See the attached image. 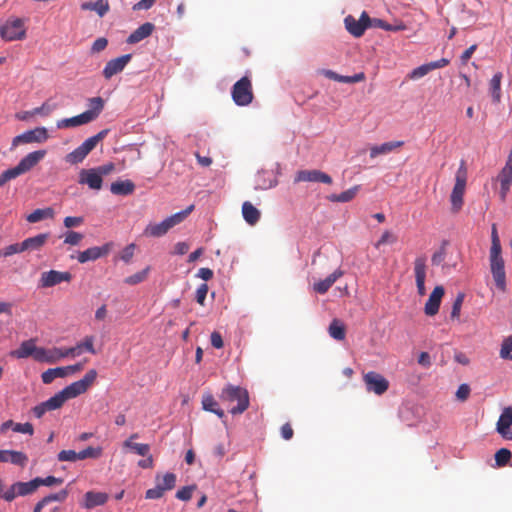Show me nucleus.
<instances>
[{
  "label": "nucleus",
  "mask_w": 512,
  "mask_h": 512,
  "mask_svg": "<svg viewBox=\"0 0 512 512\" xmlns=\"http://www.w3.org/2000/svg\"><path fill=\"white\" fill-rule=\"evenodd\" d=\"M231 96L237 106H248L254 99L252 82L244 76L232 87Z\"/></svg>",
  "instance_id": "nucleus-8"
},
{
  "label": "nucleus",
  "mask_w": 512,
  "mask_h": 512,
  "mask_svg": "<svg viewBox=\"0 0 512 512\" xmlns=\"http://www.w3.org/2000/svg\"><path fill=\"white\" fill-rule=\"evenodd\" d=\"M58 348L53 349H45L43 347H37L34 360L38 362H45V363H56L58 362Z\"/></svg>",
  "instance_id": "nucleus-30"
},
{
  "label": "nucleus",
  "mask_w": 512,
  "mask_h": 512,
  "mask_svg": "<svg viewBox=\"0 0 512 512\" xmlns=\"http://www.w3.org/2000/svg\"><path fill=\"white\" fill-rule=\"evenodd\" d=\"M123 445L126 448L132 449L136 454L140 456H147L150 451V446L144 443H133L130 440H125Z\"/></svg>",
  "instance_id": "nucleus-45"
},
{
  "label": "nucleus",
  "mask_w": 512,
  "mask_h": 512,
  "mask_svg": "<svg viewBox=\"0 0 512 512\" xmlns=\"http://www.w3.org/2000/svg\"><path fill=\"white\" fill-rule=\"evenodd\" d=\"M83 237H84L83 234H81L79 232L68 231L65 234L64 243L75 246V245H78L82 241Z\"/></svg>",
  "instance_id": "nucleus-56"
},
{
  "label": "nucleus",
  "mask_w": 512,
  "mask_h": 512,
  "mask_svg": "<svg viewBox=\"0 0 512 512\" xmlns=\"http://www.w3.org/2000/svg\"><path fill=\"white\" fill-rule=\"evenodd\" d=\"M294 181L298 182H319L324 184H332V178L327 173L320 170H300L296 173Z\"/></svg>",
  "instance_id": "nucleus-17"
},
{
  "label": "nucleus",
  "mask_w": 512,
  "mask_h": 512,
  "mask_svg": "<svg viewBox=\"0 0 512 512\" xmlns=\"http://www.w3.org/2000/svg\"><path fill=\"white\" fill-rule=\"evenodd\" d=\"M202 407L205 411L212 412V413L216 414L219 418L225 417L224 411L221 408H219L218 402L215 400V398L211 394L203 395Z\"/></svg>",
  "instance_id": "nucleus-37"
},
{
  "label": "nucleus",
  "mask_w": 512,
  "mask_h": 512,
  "mask_svg": "<svg viewBox=\"0 0 512 512\" xmlns=\"http://www.w3.org/2000/svg\"><path fill=\"white\" fill-rule=\"evenodd\" d=\"M72 274L68 271L50 270L43 272L39 279V287L50 288L62 282H70Z\"/></svg>",
  "instance_id": "nucleus-14"
},
{
  "label": "nucleus",
  "mask_w": 512,
  "mask_h": 512,
  "mask_svg": "<svg viewBox=\"0 0 512 512\" xmlns=\"http://www.w3.org/2000/svg\"><path fill=\"white\" fill-rule=\"evenodd\" d=\"M57 459L60 462H75L78 461V455L77 452L74 450H62L58 453Z\"/></svg>",
  "instance_id": "nucleus-58"
},
{
  "label": "nucleus",
  "mask_w": 512,
  "mask_h": 512,
  "mask_svg": "<svg viewBox=\"0 0 512 512\" xmlns=\"http://www.w3.org/2000/svg\"><path fill=\"white\" fill-rule=\"evenodd\" d=\"M360 189V186L359 185H356L340 194H331L327 197V199L331 202H341V203H346V202H349L351 200H353L355 198V196L357 195L358 191Z\"/></svg>",
  "instance_id": "nucleus-40"
},
{
  "label": "nucleus",
  "mask_w": 512,
  "mask_h": 512,
  "mask_svg": "<svg viewBox=\"0 0 512 512\" xmlns=\"http://www.w3.org/2000/svg\"><path fill=\"white\" fill-rule=\"evenodd\" d=\"M54 106L50 105L48 102H44L40 107H36L33 110L29 111L30 115H42L49 116L51 112L54 110Z\"/></svg>",
  "instance_id": "nucleus-59"
},
{
  "label": "nucleus",
  "mask_w": 512,
  "mask_h": 512,
  "mask_svg": "<svg viewBox=\"0 0 512 512\" xmlns=\"http://www.w3.org/2000/svg\"><path fill=\"white\" fill-rule=\"evenodd\" d=\"M464 298H465V295L462 292L458 293V295L456 296V298L453 302L452 311H451L452 319H459Z\"/></svg>",
  "instance_id": "nucleus-54"
},
{
  "label": "nucleus",
  "mask_w": 512,
  "mask_h": 512,
  "mask_svg": "<svg viewBox=\"0 0 512 512\" xmlns=\"http://www.w3.org/2000/svg\"><path fill=\"white\" fill-rule=\"evenodd\" d=\"M81 9L85 11H95L99 17H103L110 9L108 0H97L95 2H84Z\"/></svg>",
  "instance_id": "nucleus-35"
},
{
  "label": "nucleus",
  "mask_w": 512,
  "mask_h": 512,
  "mask_svg": "<svg viewBox=\"0 0 512 512\" xmlns=\"http://www.w3.org/2000/svg\"><path fill=\"white\" fill-rule=\"evenodd\" d=\"M490 270L499 291L505 292L507 288L502 247L496 224L491 228V247L489 251Z\"/></svg>",
  "instance_id": "nucleus-1"
},
{
  "label": "nucleus",
  "mask_w": 512,
  "mask_h": 512,
  "mask_svg": "<svg viewBox=\"0 0 512 512\" xmlns=\"http://www.w3.org/2000/svg\"><path fill=\"white\" fill-rule=\"evenodd\" d=\"M328 332L329 335L335 340L341 341L345 339V326L338 319L332 320V322L329 325Z\"/></svg>",
  "instance_id": "nucleus-43"
},
{
  "label": "nucleus",
  "mask_w": 512,
  "mask_h": 512,
  "mask_svg": "<svg viewBox=\"0 0 512 512\" xmlns=\"http://www.w3.org/2000/svg\"><path fill=\"white\" fill-rule=\"evenodd\" d=\"M345 27L348 32L354 37H361L365 30L368 29V23H370L369 15L364 11L362 12L359 19H355L353 16L348 15L345 20Z\"/></svg>",
  "instance_id": "nucleus-15"
},
{
  "label": "nucleus",
  "mask_w": 512,
  "mask_h": 512,
  "mask_svg": "<svg viewBox=\"0 0 512 512\" xmlns=\"http://www.w3.org/2000/svg\"><path fill=\"white\" fill-rule=\"evenodd\" d=\"M149 271H150V267L147 266L142 271H139V272L125 278L124 282L128 285L139 284V283L143 282L144 280H146V278L148 277Z\"/></svg>",
  "instance_id": "nucleus-49"
},
{
  "label": "nucleus",
  "mask_w": 512,
  "mask_h": 512,
  "mask_svg": "<svg viewBox=\"0 0 512 512\" xmlns=\"http://www.w3.org/2000/svg\"><path fill=\"white\" fill-rule=\"evenodd\" d=\"M37 484V489L44 485V486H53V485H60L63 483V479L57 478L54 476H47L46 478H40L36 477L34 478Z\"/></svg>",
  "instance_id": "nucleus-55"
},
{
  "label": "nucleus",
  "mask_w": 512,
  "mask_h": 512,
  "mask_svg": "<svg viewBox=\"0 0 512 512\" xmlns=\"http://www.w3.org/2000/svg\"><path fill=\"white\" fill-rule=\"evenodd\" d=\"M414 273L416 279L417 291L420 296L425 295V278H426V260L423 257H418L414 261Z\"/></svg>",
  "instance_id": "nucleus-23"
},
{
  "label": "nucleus",
  "mask_w": 512,
  "mask_h": 512,
  "mask_svg": "<svg viewBox=\"0 0 512 512\" xmlns=\"http://www.w3.org/2000/svg\"><path fill=\"white\" fill-rule=\"evenodd\" d=\"M105 102L101 97H92L88 99L89 109L83 113L71 118H64L57 121L58 129L74 128L85 125L96 120L104 109Z\"/></svg>",
  "instance_id": "nucleus-2"
},
{
  "label": "nucleus",
  "mask_w": 512,
  "mask_h": 512,
  "mask_svg": "<svg viewBox=\"0 0 512 512\" xmlns=\"http://www.w3.org/2000/svg\"><path fill=\"white\" fill-rule=\"evenodd\" d=\"M67 400V397L61 390L48 400L36 405L32 409V412L35 417L41 418L47 411H52L61 408Z\"/></svg>",
  "instance_id": "nucleus-13"
},
{
  "label": "nucleus",
  "mask_w": 512,
  "mask_h": 512,
  "mask_svg": "<svg viewBox=\"0 0 512 512\" xmlns=\"http://www.w3.org/2000/svg\"><path fill=\"white\" fill-rule=\"evenodd\" d=\"M154 24L150 22H146L140 25L136 30H134L127 38L126 42L128 44H136L145 38L149 37L154 31Z\"/></svg>",
  "instance_id": "nucleus-26"
},
{
  "label": "nucleus",
  "mask_w": 512,
  "mask_h": 512,
  "mask_svg": "<svg viewBox=\"0 0 512 512\" xmlns=\"http://www.w3.org/2000/svg\"><path fill=\"white\" fill-rule=\"evenodd\" d=\"M78 183L87 185L92 190H100L103 185V179L94 168L82 169L79 172Z\"/></svg>",
  "instance_id": "nucleus-19"
},
{
  "label": "nucleus",
  "mask_w": 512,
  "mask_h": 512,
  "mask_svg": "<svg viewBox=\"0 0 512 512\" xmlns=\"http://www.w3.org/2000/svg\"><path fill=\"white\" fill-rule=\"evenodd\" d=\"M512 407H506L503 409L498 422L496 430L497 432L507 440H512Z\"/></svg>",
  "instance_id": "nucleus-21"
},
{
  "label": "nucleus",
  "mask_w": 512,
  "mask_h": 512,
  "mask_svg": "<svg viewBox=\"0 0 512 512\" xmlns=\"http://www.w3.org/2000/svg\"><path fill=\"white\" fill-rule=\"evenodd\" d=\"M109 130L104 129L96 135L86 139L79 147L68 153L65 157L66 162L70 164L81 163L86 156L102 141L108 134Z\"/></svg>",
  "instance_id": "nucleus-6"
},
{
  "label": "nucleus",
  "mask_w": 512,
  "mask_h": 512,
  "mask_svg": "<svg viewBox=\"0 0 512 512\" xmlns=\"http://www.w3.org/2000/svg\"><path fill=\"white\" fill-rule=\"evenodd\" d=\"M135 247L136 246L134 243L127 245L122 250V252L120 254V259L123 260L125 263H129L134 256Z\"/></svg>",
  "instance_id": "nucleus-62"
},
{
  "label": "nucleus",
  "mask_w": 512,
  "mask_h": 512,
  "mask_svg": "<svg viewBox=\"0 0 512 512\" xmlns=\"http://www.w3.org/2000/svg\"><path fill=\"white\" fill-rule=\"evenodd\" d=\"M24 252L23 242L14 243L0 250V257H8L13 254Z\"/></svg>",
  "instance_id": "nucleus-52"
},
{
  "label": "nucleus",
  "mask_w": 512,
  "mask_h": 512,
  "mask_svg": "<svg viewBox=\"0 0 512 512\" xmlns=\"http://www.w3.org/2000/svg\"><path fill=\"white\" fill-rule=\"evenodd\" d=\"M112 243H106L101 247L95 246L88 248L78 254V261L80 263H86L88 261H95L101 257L109 254L112 248Z\"/></svg>",
  "instance_id": "nucleus-20"
},
{
  "label": "nucleus",
  "mask_w": 512,
  "mask_h": 512,
  "mask_svg": "<svg viewBox=\"0 0 512 512\" xmlns=\"http://www.w3.org/2000/svg\"><path fill=\"white\" fill-rule=\"evenodd\" d=\"M45 155V150L33 151L23 157L17 165L24 174L35 167L45 157Z\"/></svg>",
  "instance_id": "nucleus-24"
},
{
  "label": "nucleus",
  "mask_w": 512,
  "mask_h": 512,
  "mask_svg": "<svg viewBox=\"0 0 512 512\" xmlns=\"http://www.w3.org/2000/svg\"><path fill=\"white\" fill-rule=\"evenodd\" d=\"M512 454L510 450L501 448L495 453V462L498 467H504L510 460Z\"/></svg>",
  "instance_id": "nucleus-51"
},
{
  "label": "nucleus",
  "mask_w": 512,
  "mask_h": 512,
  "mask_svg": "<svg viewBox=\"0 0 512 512\" xmlns=\"http://www.w3.org/2000/svg\"><path fill=\"white\" fill-rule=\"evenodd\" d=\"M26 30L23 19L10 17L0 26V36L9 42L23 40L26 38Z\"/></svg>",
  "instance_id": "nucleus-7"
},
{
  "label": "nucleus",
  "mask_w": 512,
  "mask_h": 512,
  "mask_svg": "<svg viewBox=\"0 0 512 512\" xmlns=\"http://www.w3.org/2000/svg\"><path fill=\"white\" fill-rule=\"evenodd\" d=\"M37 346L34 343V340H26L21 343L20 347L13 352V355L17 358H28L33 357L35 355Z\"/></svg>",
  "instance_id": "nucleus-38"
},
{
  "label": "nucleus",
  "mask_w": 512,
  "mask_h": 512,
  "mask_svg": "<svg viewBox=\"0 0 512 512\" xmlns=\"http://www.w3.org/2000/svg\"><path fill=\"white\" fill-rule=\"evenodd\" d=\"M500 357L503 359L512 360V336H509L503 340L500 349Z\"/></svg>",
  "instance_id": "nucleus-53"
},
{
  "label": "nucleus",
  "mask_w": 512,
  "mask_h": 512,
  "mask_svg": "<svg viewBox=\"0 0 512 512\" xmlns=\"http://www.w3.org/2000/svg\"><path fill=\"white\" fill-rule=\"evenodd\" d=\"M37 490L35 479L28 482H15L6 491L3 492L2 498L7 502H12L17 497H24L33 494Z\"/></svg>",
  "instance_id": "nucleus-10"
},
{
  "label": "nucleus",
  "mask_w": 512,
  "mask_h": 512,
  "mask_svg": "<svg viewBox=\"0 0 512 512\" xmlns=\"http://www.w3.org/2000/svg\"><path fill=\"white\" fill-rule=\"evenodd\" d=\"M155 482L158 488L165 494V492L172 490L176 485V475L174 473H166L163 476L157 474Z\"/></svg>",
  "instance_id": "nucleus-33"
},
{
  "label": "nucleus",
  "mask_w": 512,
  "mask_h": 512,
  "mask_svg": "<svg viewBox=\"0 0 512 512\" xmlns=\"http://www.w3.org/2000/svg\"><path fill=\"white\" fill-rule=\"evenodd\" d=\"M108 45V40L105 37L97 38L92 46H91V52L92 53H99L103 51Z\"/></svg>",
  "instance_id": "nucleus-63"
},
{
  "label": "nucleus",
  "mask_w": 512,
  "mask_h": 512,
  "mask_svg": "<svg viewBox=\"0 0 512 512\" xmlns=\"http://www.w3.org/2000/svg\"><path fill=\"white\" fill-rule=\"evenodd\" d=\"M132 58L131 54H125L120 57L114 58L109 60L104 69H103V76L105 79L109 80L114 75L122 72L126 65L130 62Z\"/></svg>",
  "instance_id": "nucleus-18"
},
{
  "label": "nucleus",
  "mask_w": 512,
  "mask_h": 512,
  "mask_svg": "<svg viewBox=\"0 0 512 512\" xmlns=\"http://www.w3.org/2000/svg\"><path fill=\"white\" fill-rule=\"evenodd\" d=\"M278 181L273 171H261L256 177V188L266 190L277 185Z\"/></svg>",
  "instance_id": "nucleus-28"
},
{
  "label": "nucleus",
  "mask_w": 512,
  "mask_h": 512,
  "mask_svg": "<svg viewBox=\"0 0 512 512\" xmlns=\"http://www.w3.org/2000/svg\"><path fill=\"white\" fill-rule=\"evenodd\" d=\"M97 377V371L95 369L89 370L82 379L71 383L62 389L67 399L75 398L85 393L88 388L94 383Z\"/></svg>",
  "instance_id": "nucleus-9"
},
{
  "label": "nucleus",
  "mask_w": 512,
  "mask_h": 512,
  "mask_svg": "<svg viewBox=\"0 0 512 512\" xmlns=\"http://www.w3.org/2000/svg\"><path fill=\"white\" fill-rule=\"evenodd\" d=\"M444 293L445 291L442 286H436L433 289L424 307L426 315L434 316L438 313Z\"/></svg>",
  "instance_id": "nucleus-22"
},
{
  "label": "nucleus",
  "mask_w": 512,
  "mask_h": 512,
  "mask_svg": "<svg viewBox=\"0 0 512 512\" xmlns=\"http://www.w3.org/2000/svg\"><path fill=\"white\" fill-rule=\"evenodd\" d=\"M195 489V485L184 486L177 491L176 498L182 501H188L191 499L192 493Z\"/></svg>",
  "instance_id": "nucleus-57"
},
{
  "label": "nucleus",
  "mask_w": 512,
  "mask_h": 512,
  "mask_svg": "<svg viewBox=\"0 0 512 512\" xmlns=\"http://www.w3.org/2000/svg\"><path fill=\"white\" fill-rule=\"evenodd\" d=\"M467 178L468 171L466 163L465 161H461L460 166L455 174V184L450 195L451 211L453 213H458L462 209Z\"/></svg>",
  "instance_id": "nucleus-5"
},
{
  "label": "nucleus",
  "mask_w": 512,
  "mask_h": 512,
  "mask_svg": "<svg viewBox=\"0 0 512 512\" xmlns=\"http://www.w3.org/2000/svg\"><path fill=\"white\" fill-rule=\"evenodd\" d=\"M343 275H344L343 270L336 269L333 273H331L325 279L315 282L313 284V290L318 294H325L332 287V285Z\"/></svg>",
  "instance_id": "nucleus-25"
},
{
  "label": "nucleus",
  "mask_w": 512,
  "mask_h": 512,
  "mask_svg": "<svg viewBox=\"0 0 512 512\" xmlns=\"http://www.w3.org/2000/svg\"><path fill=\"white\" fill-rule=\"evenodd\" d=\"M432 71V68L430 66V63H425L415 69H413L408 75L407 78L409 80H418L425 75H427L429 72Z\"/></svg>",
  "instance_id": "nucleus-48"
},
{
  "label": "nucleus",
  "mask_w": 512,
  "mask_h": 512,
  "mask_svg": "<svg viewBox=\"0 0 512 512\" xmlns=\"http://www.w3.org/2000/svg\"><path fill=\"white\" fill-rule=\"evenodd\" d=\"M102 448L101 447H87L86 449L77 452L78 460H84L87 458H93L97 459L102 455Z\"/></svg>",
  "instance_id": "nucleus-47"
},
{
  "label": "nucleus",
  "mask_w": 512,
  "mask_h": 512,
  "mask_svg": "<svg viewBox=\"0 0 512 512\" xmlns=\"http://www.w3.org/2000/svg\"><path fill=\"white\" fill-rule=\"evenodd\" d=\"M366 390L376 395H383L389 388V381L380 373L369 371L363 375Z\"/></svg>",
  "instance_id": "nucleus-11"
},
{
  "label": "nucleus",
  "mask_w": 512,
  "mask_h": 512,
  "mask_svg": "<svg viewBox=\"0 0 512 512\" xmlns=\"http://www.w3.org/2000/svg\"><path fill=\"white\" fill-rule=\"evenodd\" d=\"M242 215L249 225H255L260 219V211L249 201L242 205Z\"/></svg>",
  "instance_id": "nucleus-32"
},
{
  "label": "nucleus",
  "mask_w": 512,
  "mask_h": 512,
  "mask_svg": "<svg viewBox=\"0 0 512 512\" xmlns=\"http://www.w3.org/2000/svg\"><path fill=\"white\" fill-rule=\"evenodd\" d=\"M470 387L468 384H461L456 391V398L459 401H466L470 395Z\"/></svg>",
  "instance_id": "nucleus-64"
},
{
  "label": "nucleus",
  "mask_w": 512,
  "mask_h": 512,
  "mask_svg": "<svg viewBox=\"0 0 512 512\" xmlns=\"http://www.w3.org/2000/svg\"><path fill=\"white\" fill-rule=\"evenodd\" d=\"M94 338L92 336H87L84 338V340L81 343H78L75 347L71 348H58V361L62 358L68 357V356H79L82 353V350L85 349L88 352L95 354L96 351L94 349Z\"/></svg>",
  "instance_id": "nucleus-16"
},
{
  "label": "nucleus",
  "mask_w": 512,
  "mask_h": 512,
  "mask_svg": "<svg viewBox=\"0 0 512 512\" xmlns=\"http://www.w3.org/2000/svg\"><path fill=\"white\" fill-rule=\"evenodd\" d=\"M498 180L500 182V199L505 201L512 184V174L500 171Z\"/></svg>",
  "instance_id": "nucleus-42"
},
{
  "label": "nucleus",
  "mask_w": 512,
  "mask_h": 512,
  "mask_svg": "<svg viewBox=\"0 0 512 512\" xmlns=\"http://www.w3.org/2000/svg\"><path fill=\"white\" fill-rule=\"evenodd\" d=\"M503 75L501 72H497L493 75L492 79L490 80V94L492 96V99L495 103H499L501 101V81H502Z\"/></svg>",
  "instance_id": "nucleus-39"
},
{
  "label": "nucleus",
  "mask_w": 512,
  "mask_h": 512,
  "mask_svg": "<svg viewBox=\"0 0 512 512\" xmlns=\"http://www.w3.org/2000/svg\"><path fill=\"white\" fill-rule=\"evenodd\" d=\"M21 169L16 165L13 168L5 170L0 175V187H3L8 181L17 178L18 176L22 175Z\"/></svg>",
  "instance_id": "nucleus-46"
},
{
  "label": "nucleus",
  "mask_w": 512,
  "mask_h": 512,
  "mask_svg": "<svg viewBox=\"0 0 512 512\" xmlns=\"http://www.w3.org/2000/svg\"><path fill=\"white\" fill-rule=\"evenodd\" d=\"M108 500V495L104 492L88 491L84 495L83 506L87 509H92L96 506L104 505Z\"/></svg>",
  "instance_id": "nucleus-27"
},
{
  "label": "nucleus",
  "mask_w": 512,
  "mask_h": 512,
  "mask_svg": "<svg viewBox=\"0 0 512 512\" xmlns=\"http://www.w3.org/2000/svg\"><path fill=\"white\" fill-rule=\"evenodd\" d=\"M193 209L194 205H190L186 209L167 217L160 223H150L146 226L144 235L150 237H161L165 235L171 228L183 222Z\"/></svg>",
  "instance_id": "nucleus-4"
},
{
  "label": "nucleus",
  "mask_w": 512,
  "mask_h": 512,
  "mask_svg": "<svg viewBox=\"0 0 512 512\" xmlns=\"http://www.w3.org/2000/svg\"><path fill=\"white\" fill-rule=\"evenodd\" d=\"M404 143L402 141L386 142L381 145H375L370 148V157L375 158L379 155H385L392 152L394 149L399 148Z\"/></svg>",
  "instance_id": "nucleus-34"
},
{
  "label": "nucleus",
  "mask_w": 512,
  "mask_h": 512,
  "mask_svg": "<svg viewBox=\"0 0 512 512\" xmlns=\"http://www.w3.org/2000/svg\"><path fill=\"white\" fill-rule=\"evenodd\" d=\"M68 497V491L67 490H61L57 493H54V494H50L46 497H44L43 499H41L34 507V510L33 512H41L42 508L44 506H46L47 504L51 503V502H54V501H59V502H63L66 500V498Z\"/></svg>",
  "instance_id": "nucleus-36"
},
{
  "label": "nucleus",
  "mask_w": 512,
  "mask_h": 512,
  "mask_svg": "<svg viewBox=\"0 0 512 512\" xmlns=\"http://www.w3.org/2000/svg\"><path fill=\"white\" fill-rule=\"evenodd\" d=\"M397 241V237L392 234L390 231H385L382 236L380 237V239L377 241V243L375 244V247L376 248H379L381 245H384V244H393Z\"/></svg>",
  "instance_id": "nucleus-60"
},
{
  "label": "nucleus",
  "mask_w": 512,
  "mask_h": 512,
  "mask_svg": "<svg viewBox=\"0 0 512 512\" xmlns=\"http://www.w3.org/2000/svg\"><path fill=\"white\" fill-rule=\"evenodd\" d=\"M135 184L131 180L116 181L110 186V191L114 195L127 196L134 192Z\"/></svg>",
  "instance_id": "nucleus-31"
},
{
  "label": "nucleus",
  "mask_w": 512,
  "mask_h": 512,
  "mask_svg": "<svg viewBox=\"0 0 512 512\" xmlns=\"http://www.w3.org/2000/svg\"><path fill=\"white\" fill-rule=\"evenodd\" d=\"M49 233H41L33 237H29L23 241L24 251H37L40 250L48 241Z\"/></svg>",
  "instance_id": "nucleus-29"
},
{
  "label": "nucleus",
  "mask_w": 512,
  "mask_h": 512,
  "mask_svg": "<svg viewBox=\"0 0 512 512\" xmlns=\"http://www.w3.org/2000/svg\"><path fill=\"white\" fill-rule=\"evenodd\" d=\"M54 217V210L50 207L44 209H36L32 213H30L26 220L29 223H37L44 219H52Z\"/></svg>",
  "instance_id": "nucleus-41"
},
{
  "label": "nucleus",
  "mask_w": 512,
  "mask_h": 512,
  "mask_svg": "<svg viewBox=\"0 0 512 512\" xmlns=\"http://www.w3.org/2000/svg\"><path fill=\"white\" fill-rule=\"evenodd\" d=\"M48 138L49 135L47 129L45 127H37L14 137L11 149L17 147L19 144L43 143L46 142Z\"/></svg>",
  "instance_id": "nucleus-12"
},
{
  "label": "nucleus",
  "mask_w": 512,
  "mask_h": 512,
  "mask_svg": "<svg viewBox=\"0 0 512 512\" xmlns=\"http://www.w3.org/2000/svg\"><path fill=\"white\" fill-rule=\"evenodd\" d=\"M366 79V75L364 72H359V73H356L352 76H343V75H340V81L339 82H343V83H358V82H363L365 81Z\"/></svg>",
  "instance_id": "nucleus-61"
},
{
  "label": "nucleus",
  "mask_w": 512,
  "mask_h": 512,
  "mask_svg": "<svg viewBox=\"0 0 512 512\" xmlns=\"http://www.w3.org/2000/svg\"><path fill=\"white\" fill-rule=\"evenodd\" d=\"M63 370L56 368H50L44 371L41 375L42 382L44 384L52 383L56 378H62Z\"/></svg>",
  "instance_id": "nucleus-50"
},
{
  "label": "nucleus",
  "mask_w": 512,
  "mask_h": 512,
  "mask_svg": "<svg viewBox=\"0 0 512 512\" xmlns=\"http://www.w3.org/2000/svg\"><path fill=\"white\" fill-rule=\"evenodd\" d=\"M10 457L8 458V462L20 466L24 468L28 463V456L21 452L16 450H10Z\"/></svg>",
  "instance_id": "nucleus-44"
},
{
  "label": "nucleus",
  "mask_w": 512,
  "mask_h": 512,
  "mask_svg": "<svg viewBox=\"0 0 512 512\" xmlns=\"http://www.w3.org/2000/svg\"><path fill=\"white\" fill-rule=\"evenodd\" d=\"M219 399L231 406L229 412L232 415L242 414L249 407V393L248 391L240 386L232 384L226 385L219 394Z\"/></svg>",
  "instance_id": "nucleus-3"
}]
</instances>
